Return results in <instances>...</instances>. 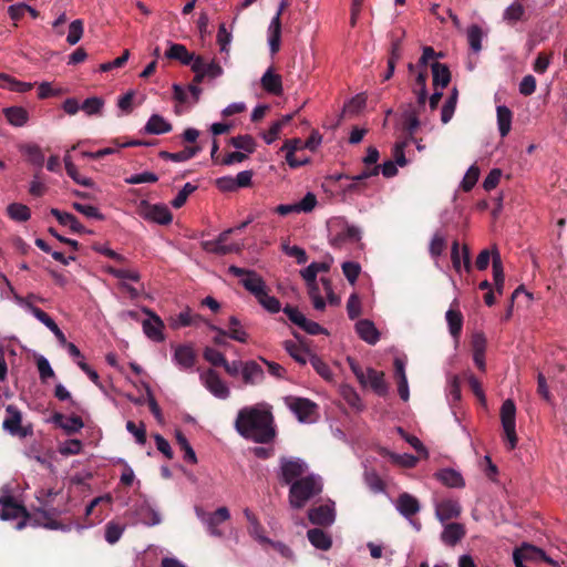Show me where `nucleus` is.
I'll return each instance as SVG.
<instances>
[{
    "instance_id": "nucleus-1",
    "label": "nucleus",
    "mask_w": 567,
    "mask_h": 567,
    "mask_svg": "<svg viewBox=\"0 0 567 567\" xmlns=\"http://www.w3.org/2000/svg\"><path fill=\"white\" fill-rule=\"evenodd\" d=\"M235 429L243 437L260 444H268L276 436L274 415L269 406L243 408L237 414Z\"/></svg>"
},
{
    "instance_id": "nucleus-2",
    "label": "nucleus",
    "mask_w": 567,
    "mask_h": 567,
    "mask_svg": "<svg viewBox=\"0 0 567 567\" xmlns=\"http://www.w3.org/2000/svg\"><path fill=\"white\" fill-rule=\"evenodd\" d=\"M228 271L235 277H243L240 282L244 288L249 291L268 312L277 313L280 311L281 303L279 299L274 296H269V289L265 280L255 270L233 265L228 268Z\"/></svg>"
},
{
    "instance_id": "nucleus-3",
    "label": "nucleus",
    "mask_w": 567,
    "mask_h": 567,
    "mask_svg": "<svg viewBox=\"0 0 567 567\" xmlns=\"http://www.w3.org/2000/svg\"><path fill=\"white\" fill-rule=\"evenodd\" d=\"M322 492V483L319 476L306 475L290 485L289 504L295 509L305 507L307 502Z\"/></svg>"
},
{
    "instance_id": "nucleus-4",
    "label": "nucleus",
    "mask_w": 567,
    "mask_h": 567,
    "mask_svg": "<svg viewBox=\"0 0 567 567\" xmlns=\"http://www.w3.org/2000/svg\"><path fill=\"white\" fill-rule=\"evenodd\" d=\"M41 505L42 507L37 508L32 513V517H30L32 520L31 526L44 527L52 530H71V523L65 524L56 519V517L61 516L62 514L69 513L66 507L62 509L54 507L52 502L49 499H41Z\"/></svg>"
},
{
    "instance_id": "nucleus-5",
    "label": "nucleus",
    "mask_w": 567,
    "mask_h": 567,
    "mask_svg": "<svg viewBox=\"0 0 567 567\" xmlns=\"http://www.w3.org/2000/svg\"><path fill=\"white\" fill-rule=\"evenodd\" d=\"M307 471L308 465L302 458L287 456L279 458L278 480L281 485H291L295 481L305 477Z\"/></svg>"
},
{
    "instance_id": "nucleus-6",
    "label": "nucleus",
    "mask_w": 567,
    "mask_h": 567,
    "mask_svg": "<svg viewBox=\"0 0 567 567\" xmlns=\"http://www.w3.org/2000/svg\"><path fill=\"white\" fill-rule=\"evenodd\" d=\"M16 528L18 530L23 529L27 525L31 526L32 513H29L25 507L18 504L12 496H4L0 498V518L3 520L19 518Z\"/></svg>"
},
{
    "instance_id": "nucleus-7",
    "label": "nucleus",
    "mask_w": 567,
    "mask_h": 567,
    "mask_svg": "<svg viewBox=\"0 0 567 567\" xmlns=\"http://www.w3.org/2000/svg\"><path fill=\"white\" fill-rule=\"evenodd\" d=\"M516 406L513 400L507 399L501 406V422L508 443V449L514 450L517 444L516 434Z\"/></svg>"
},
{
    "instance_id": "nucleus-8",
    "label": "nucleus",
    "mask_w": 567,
    "mask_h": 567,
    "mask_svg": "<svg viewBox=\"0 0 567 567\" xmlns=\"http://www.w3.org/2000/svg\"><path fill=\"white\" fill-rule=\"evenodd\" d=\"M196 515L200 522L205 524L207 532L215 537L223 536V530L219 528V526L230 518V513L225 506H221L212 513L196 507Z\"/></svg>"
},
{
    "instance_id": "nucleus-9",
    "label": "nucleus",
    "mask_w": 567,
    "mask_h": 567,
    "mask_svg": "<svg viewBox=\"0 0 567 567\" xmlns=\"http://www.w3.org/2000/svg\"><path fill=\"white\" fill-rule=\"evenodd\" d=\"M287 408L296 415L297 420L301 423L311 422L312 416L318 411V405L307 398L288 395L284 399Z\"/></svg>"
},
{
    "instance_id": "nucleus-10",
    "label": "nucleus",
    "mask_w": 567,
    "mask_h": 567,
    "mask_svg": "<svg viewBox=\"0 0 567 567\" xmlns=\"http://www.w3.org/2000/svg\"><path fill=\"white\" fill-rule=\"evenodd\" d=\"M143 218L159 225H168L173 220V215L168 207L164 204H150L143 200L140 206Z\"/></svg>"
},
{
    "instance_id": "nucleus-11",
    "label": "nucleus",
    "mask_w": 567,
    "mask_h": 567,
    "mask_svg": "<svg viewBox=\"0 0 567 567\" xmlns=\"http://www.w3.org/2000/svg\"><path fill=\"white\" fill-rule=\"evenodd\" d=\"M290 4L289 0H281L279 3V8L276 12V16L271 19V22L268 28V42L270 52L272 54L277 53L280 49V40H281V14L285 9Z\"/></svg>"
},
{
    "instance_id": "nucleus-12",
    "label": "nucleus",
    "mask_w": 567,
    "mask_h": 567,
    "mask_svg": "<svg viewBox=\"0 0 567 567\" xmlns=\"http://www.w3.org/2000/svg\"><path fill=\"white\" fill-rule=\"evenodd\" d=\"M462 514V506L457 499L445 498L435 504V517L442 523L456 519Z\"/></svg>"
},
{
    "instance_id": "nucleus-13",
    "label": "nucleus",
    "mask_w": 567,
    "mask_h": 567,
    "mask_svg": "<svg viewBox=\"0 0 567 567\" xmlns=\"http://www.w3.org/2000/svg\"><path fill=\"white\" fill-rule=\"evenodd\" d=\"M207 390L219 399H227L229 396V389L226 383L219 378L218 373L209 369L200 375Z\"/></svg>"
},
{
    "instance_id": "nucleus-14",
    "label": "nucleus",
    "mask_w": 567,
    "mask_h": 567,
    "mask_svg": "<svg viewBox=\"0 0 567 567\" xmlns=\"http://www.w3.org/2000/svg\"><path fill=\"white\" fill-rule=\"evenodd\" d=\"M144 312L150 316V319H146L142 322L144 333L147 336V338L155 342L164 341L165 337L163 333V320L156 313L146 308L144 309Z\"/></svg>"
},
{
    "instance_id": "nucleus-15",
    "label": "nucleus",
    "mask_w": 567,
    "mask_h": 567,
    "mask_svg": "<svg viewBox=\"0 0 567 567\" xmlns=\"http://www.w3.org/2000/svg\"><path fill=\"white\" fill-rule=\"evenodd\" d=\"M513 554H515V556H518L523 560L545 561L550 566H558V564L554 559L548 557L543 549L530 544H523L519 548H516Z\"/></svg>"
},
{
    "instance_id": "nucleus-16",
    "label": "nucleus",
    "mask_w": 567,
    "mask_h": 567,
    "mask_svg": "<svg viewBox=\"0 0 567 567\" xmlns=\"http://www.w3.org/2000/svg\"><path fill=\"white\" fill-rule=\"evenodd\" d=\"M173 360L182 370H190L196 364L197 355L192 344H178L175 347Z\"/></svg>"
},
{
    "instance_id": "nucleus-17",
    "label": "nucleus",
    "mask_w": 567,
    "mask_h": 567,
    "mask_svg": "<svg viewBox=\"0 0 567 567\" xmlns=\"http://www.w3.org/2000/svg\"><path fill=\"white\" fill-rule=\"evenodd\" d=\"M7 417L3 421V429L13 435L27 436V431L21 426L22 415L19 409L12 404L6 408Z\"/></svg>"
},
{
    "instance_id": "nucleus-18",
    "label": "nucleus",
    "mask_w": 567,
    "mask_h": 567,
    "mask_svg": "<svg viewBox=\"0 0 567 567\" xmlns=\"http://www.w3.org/2000/svg\"><path fill=\"white\" fill-rule=\"evenodd\" d=\"M308 518L313 525L330 526L336 518L333 504H324L310 508L308 512Z\"/></svg>"
},
{
    "instance_id": "nucleus-19",
    "label": "nucleus",
    "mask_w": 567,
    "mask_h": 567,
    "mask_svg": "<svg viewBox=\"0 0 567 567\" xmlns=\"http://www.w3.org/2000/svg\"><path fill=\"white\" fill-rule=\"evenodd\" d=\"M444 528L441 533V540L447 546H455L460 543L466 535V528L464 524L461 523H444Z\"/></svg>"
},
{
    "instance_id": "nucleus-20",
    "label": "nucleus",
    "mask_w": 567,
    "mask_h": 567,
    "mask_svg": "<svg viewBox=\"0 0 567 567\" xmlns=\"http://www.w3.org/2000/svg\"><path fill=\"white\" fill-rule=\"evenodd\" d=\"M243 382L246 385L260 384L265 379V372L261 365L255 360L245 361L241 372Z\"/></svg>"
},
{
    "instance_id": "nucleus-21",
    "label": "nucleus",
    "mask_w": 567,
    "mask_h": 567,
    "mask_svg": "<svg viewBox=\"0 0 567 567\" xmlns=\"http://www.w3.org/2000/svg\"><path fill=\"white\" fill-rule=\"evenodd\" d=\"M29 309L31 313L55 336L59 343H66V338L63 331L45 311L33 305H30Z\"/></svg>"
},
{
    "instance_id": "nucleus-22",
    "label": "nucleus",
    "mask_w": 567,
    "mask_h": 567,
    "mask_svg": "<svg viewBox=\"0 0 567 567\" xmlns=\"http://www.w3.org/2000/svg\"><path fill=\"white\" fill-rule=\"evenodd\" d=\"M292 334L296 339L300 341V344H297L291 340H286L284 342V348L296 362H298L301 365H305L307 364L309 360V354L311 352L303 347V342L298 332H293Z\"/></svg>"
},
{
    "instance_id": "nucleus-23",
    "label": "nucleus",
    "mask_w": 567,
    "mask_h": 567,
    "mask_svg": "<svg viewBox=\"0 0 567 567\" xmlns=\"http://www.w3.org/2000/svg\"><path fill=\"white\" fill-rule=\"evenodd\" d=\"M395 507L405 518H411L416 515L421 508L417 498L409 493H402L399 495Z\"/></svg>"
},
{
    "instance_id": "nucleus-24",
    "label": "nucleus",
    "mask_w": 567,
    "mask_h": 567,
    "mask_svg": "<svg viewBox=\"0 0 567 567\" xmlns=\"http://www.w3.org/2000/svg\"><path fill=\"white\" fill-rule=\"evenodd\" d=\"M367 386L369 385L379 396L388 394V384L384 380V373L373 368H368L365 373Z\"/></svg>"
},
{
    "instance_id": "nucleus-25",
    "label": "nucleus",
    "mask_w": 567,
    "mask_h": 567,
    "mask_svg": "<svg viewBox=\"0 0 567 567\" xmlns=\"http://www.w3.org/2000/svg\"><path fill=\"white\" fill-rule=\"evenodd\" d=\"M165 56L169 60H177L184 65H190L196 60L194 53L189 52L184 44L171 43L165 52Z\"/></svg>"
},
{
    "instance_id": "nucleus-26",
    "label": "nucleus",
    "mask_w": 567,
    "mask_h": 567,
    "mask_svg": "<svg viewBox=\"0 0 567 567\" xmlns=\"http://www.w3.org/2000/svg\"><path fill=\"white\" fill-rule=\"evenodd\" d=\"M359 337L369 344H375L380 339V332L369 319H361L355 323Z\"/></svg>"
},
{
    "instance_id": "nucleus-27",
    "label": "nucleus",
    "mask_w": 567,
    "mask_h": 567,
    "mask_svg": "<svg viewBox=\"0 0 567 567\" xmlns=\"http://www.w3.org/2000/svg\"><path fill=\"white\" fill-rule=\"evenodd\" d=\"M361 239V231L355 226L347 225L344 229L336 234L330 238V245L336 248H340L343 244L357 243Z\"/></svg>"
},
{
    "instance_id": "nucleus-28",
    "label": "nucleus",
    "mask_w": 567,
    "mask_h": 567,
    "mask_svg": "<svg viewBox=\"0 0 567 567\" xmlns=\"http://www.w3.org/2000/svg\"><path fill=\"white\" fill-rule=\"evenodd\" d=\"M51 215L56 218L59 224L62 226H68L71 231L75 234H83L85 231V227L79 221V219L70 213L61 212L58 208H51Z\"/></svg>"
},
{
    "instance_id": "nucleus-29",
    "label": "nucleus",
    "mask_w": 567,
    "mask_h": 567,
    "mask_svg": "<svg viewBox=\"0 0 567 567\" xmlns=\"http://www.w3.org/2000/svg\"><path fill=\"white\" fill-rule=\"evenodd\" d=\"M380 173V165L374 166H365L364 169H362L361 173L354 176H350L348 174L340 175L338 178H347L351 179L353 183L348 186L349 192H357L359 189V186L363 183V181L378 176Z\"/></svg>"
},
{
    "instance_id": "nucleus-30",
    "label": "nucleus",
    "mask_w": 567,
    "mask_h": 567,
    "mask_svg": "<svg viewBox=\"0 0 567 567\" xmlns=\"http://www.w3.org/2000/svg\"><path fill=\"white\" fill-rule=\"evenodd\" d=\"M172 130V124L159 114H153L144 126V132L146 134L154 135L169 133Z\"/></svg>"
},
{
    "instance_id": "nucleus-31",
    "label": "nucleus",
    "mask_w": 567,
    "mask_h": 567,
    "mask_svg": "<svg viewBox=\"0 0 567 567\" xmlns=\"http://www.w3.org/2000/svg\"><path fill=\"white\" fill-rule=\"evenodd\" d=\"M261 86L262 89L274 95H281L282 93V80L279 74L272 72V69L269 68L264 75L261 76Z\"/></svg>"
},
{
    "instance_id": "nucleus-32",
    "label": "nucleus",
    "mask_w": 567,
    "mask_h": 567,
    "mask_svg": "<svg viewBox=\"0 0 567 567\" xmlns=\"http://www.w3.org/2000/svg\"><path fill=\"white\" fill-rule=\"evenodd\" d=\"M199 322H205V319L198 313H193L189 308H186L175 318H172L171 327L178 329L181 327L197 326Z\"/></svg>"
},
{
    "instance_id": "nucleus-33",
    "label": "nucleus",
    "mask_w": 567,
    "mask_h": 567,
    "mask_svg": "<svg viewBox=\"0 0 567 567\" xmlns=\"http://www.w3.org/2000/svg\"><path fill=\"white\" fill-rule=\"evenodd\" d=\"M432 76H433V86L435 89H444L451 82V72L446 64L434 62L431 65Z\"/></svg>"
},
{
    "instance_id": "nucleus-34",
    "label": "nucleus",
    "mask_w": 567,
    "mask_h": 567,
    "mask_svg": "<svg viewBox=\"0 0 567 567\" xmlns=\"http://www.w3.org/2000/svg\"><path fill=\"white\" fill-rule=\"evenodd\" d=\"M3 114L12 126L22 127L29 121V113L22 106H10L3 109Z\"/></svg>"
},
{
    "instance_id": "nucleus-35",
    "label": "nucleus",
    "mask_w": 567,
    "mask_h": 567,
    "mask_svg": "<svg viewBox=\"0 0 567 567\" xmlns=\"http://www.w3.org/2000/svg\"><path fill=\"white\" fill-rule=\"evenodd\" d=\"M426 80L427 71L421 70L415 78V84L413 87V93L416 95V107L419 109H425V103L427 100Z\"/></svg>"
},
{
    "instance_id": "nucleus-36",
    "label": "nucleus",
    "mask_w": 567,
    "mask_h": 567,
    "mask_svg": "<svg viewBox=\"0 0 567 567\" xmlns=\"http://www.w3.org/2000/svg\"><path fill=\"white\" fill-rule=\"evenodd\" d=\"M200 151H202V147L199 145H194V146H187L184 150L176 152V153L161 151L158 155L163 159H169L173 162H186V161L195 157Z\"/></svg>"
},
{
    "instance_id": "nucleus-37",
    "label": "nucleus",
    "mask_w": 567,
    "mask_h": 567,
    "mask_svg": "<svg viewBox=\"0 0 567 567\" xmlns=\"http://www.w3.org/2000/svg\"><path fill=\"white\" fill-rule=\"evenodd\" d=\"M310 544L321 550H328L332 546V539L329 534L320 528H312L307 532Z\"/></svg>"
},
{
    "instance_id": "nucleus-38",
    "label": "nucleus",
    "mask_w": 567,
    "mask_h": 567,
    "mask_svg": "<svg viewBox=\"0 0 567 567\" xmlns=\"http://www.w3.org/2000/svg\"><path fill=\"white\" fill-rule=\"evenodd\" d=\"M423 110L424 109L411 107L404 113L403 128L409 134V137L406 140L408 142L414 141L413 135L416 132L417 127L420 126L419 116Z\"/></svg>"
},
{
    "instance_id": "nucleus-39",
    "label": "nucleus",
    "mask_w": 567,
    "mask_h": 567,
    "mask_svg": "<svg viewBox=\"0 0 567 567\" xmlns=\"http://www.w3.org/2000/svg\"><path fill=\"white\" fill-rule=\"evenodd\" d=\"M437 480L449 487H463L465 482L462 475L453 468H444L436 473Z\"/></svg>"
},
{
    "instance_id": "nucleus-40",
    "label": "nucleus",
    "mask_w": 567,
    "mask_h": 567,
    "mask_svg": "<svg viewBox=\"0 0 567 567\" xmlns=\"http://www.w3.org/2000/svg\"><path fill=\"white\" fill-rule=\"evenodd\" d=\"M497 125L502 137L508 135L512 128L513 112L505 105H499L496 109Z\"/></svg>"
},
{
    "instance_id": "nucleus-41",
    "label": "nucleus",
    "mask_w": 567,
    "mask_h": 567,
    "mask_svg": "<svg viewBox=\"0 0 567 567\" xmlns=\"http://www.w3.org/2000/svg\"><path fill=\"white\" fill-rule=\"evenodd\" d=\"M202 247L205 251L216 254V255H227L230 252H237L239 251V246L236 244H221L217 239L215 240H206L202 243Z\"/></svg>"
},
{
    "instance_id": "nucleus-42",
    "label": "nucleus",
    "mask_w": 567,
    "mask_h": 567,
    "mask_svg": "<svg viewBox=\"0 0 567 567\" xmlns=\"http://www.w3.org/2000/svg\"><path fill=\"white\" fill-rule=\"evenodd\" d=\"M492 269H493V278L496 291L498 293L503 292L505 277H504V269H503V262L501 259L499 251L495 249L493 251V261H492Z\"/></svg>"
},
{
    "instance_id": "nucleus-43",
    "label": "nucleus",
    "mask_w": 567,
    "mask_h": 567,
    "mask_svg": "<svg viewBox=\"0 0 567 567\" xmlns=\"http://www.w3.org/2000/svg\"><path fill=\"white\" fill-rule=\"evenodd\" d=\"M458 91L456 87H453L441 110V121L443 124H447L452 120L456 109Z\"/></svg>"
},
{
    "instance_id": "nucleus-44",
    "label": "nucleus",
    "mask_w": 567,
    "mask_h": 567,
    "mask_svg": "<svg viewBox=\"0 0 567 567\" xmlns=\"http://www.w3.org/2000/svg\"><path fill=\"white\" fill-rule=\"evenodd\" d=\"M446 321L449 324L450 333L453 338L457 339L461 334L463 327V315L460 310L451 308L446 312Z\"/></svg>"
},
{
    "instance_id": "nucleus-45",
    "label": "nucleus",
    "mask_w": 567,
    "mask_h": 567,
    "mask_svg": "<svg viewBox=\"0 0 567 567\" xmlns=\"http://www.w3.org/2000/svg\"><path fill=\"white\" fill-rule=\"evenodd\" d=\"M503 19L509 24H514L517 21L525 20V8L519 1L513 2L508 6L504 13Z\"/></svg>"
},
{
    "instance_id": "nucleus-46",
    "label": "nucleus",
    "mask_w": 567,
    "mask_h": 567,
    "mask_svg": "<svg viewBox=\"0 0 567 567\" xmlns=\"http://www.w3.org/2000/svg\"><path fill=\"white\" fill-rule=\"evenodd\" d=\"M8 216L16 221H27L31 217L30 208L20 203H12L7 207Z\"/></svg>"
},
{
    "instance_id": "nucleus-47",
    "label": "nucleus",
    "mask_w": 567,
    "mask_h": 567,
    "mask_svg": "<svg viewBox=\"0 0 567 567\" xmlns=\"http://www.w3.org/2000/svg\"><path fill=\"white\" fill-rule=\"evenodd\" d=\"M308 361L310 362V364L312 365L315 371L322 379H324L327 381H331L332 380L333 373H332L331 369L329 368V365L320 357H318L316 353H310Z\"/></svg>"
},
{
    "instance_id": "nucleus-48",
    "label": "nucleus",
    "mask_w": 567,
    "mask_h": 567,
    "mask_svg": "<svg viewBox=\"0 0 567 567\" xmlns=\"http://www.w3.org/2000/svg\"><path fill=\"white\" fill-rule=\"evenodd\" d=\"M229 143L235 148L243 150L249 154L254 153L256 150V142L254 137L248 134L234 136L229 140Z\"/></svg>"
},
{
    "instance_id": "nucleus-49",
    "label": "nucleus",
    "mask_w": 567,
    "mask_h": 567,
    "mask_svg": "<svg viewBox=\"0 0 567 567\" xmlns=\"http://www.w3.org/2000/svg\"><path fill=\"white\" fill-rule=\"evenodd\" d=\"M482 39H483V30L477 24H472L467 29V40L470 48L475 52L478 53L482 50Z\"/></svg>"
},
{
    "instance_id": "nucleus-50",
    "label": "nucleus",
    "mask_w": 567,
    "mask_h": 567,
    "mask_svg": "<svg viewBox=\"0 0 567 567\" xmlns=\"http://www.w3.org/2000/svg\"><path fill=\"white\" fill-rule=\"evenodd\" d=\"M176 441L179 447L184 451V460L192 464L197 463L196 454L182 431H176Z\"/></svg>"
},
{
    "instance_id": "nucleus-51",
    "label": "nucleus",
    "mask_w": 567,
    "mask_h": 567,
    "mask_svg": "<svg viewBox=\"0 0 567 567\" xmlns=\"http://www.w3.org/2000/svg\"><path fill=\"white\" fill-rule=\"evenodd\" d=\"M103 105V99L92 96L84 100V102L81 105V110H83L89 116L99 115L102 112Z\"/></svg>"
},
{
    "instance_id": "nucleus-52",
    "label": "nucleus",
    "mask_w": 567,
    "mask_h": 567,
    "mask_svg": "<svg viewBox=\"0 0 567 567\" xmlns=\"http://www.w3.org/2000/svg\"><path fill=\"white\" fill-rule=\"evenodd\" d=\"M84 32V23L81 19H76L72 21L69 25V33L66 37V41L70 45L76 44Z\"/></svg>"
},
{
    "instance_id": "nucleus-53",
    "label": "nucleus",
    "mask_w": 567,
    "mask_h": 567,
    "mask_svg": "<svg viewBox=\"0 0 567 567\" xmlns=\"http://www.w3.org/2000/svg\"><path fill=\"white\" fill-rule=\"evenodd\" d=\"M398 433L421 456L427 457L429 452L423 443L414 435L406 433L402 427H398Z\"/></svg>"
},
{
    "instance_id": "nucleus-54",
    "label": "nucleus",
    "mask_w": 567,
    "mask_h": 567,
    "mask_svg": "<svg viewBox=\"0 0 567 567\" xmlns=\"http://www.w3.org/2000/svg\"><path fill=\"white\" fill-rule=\"evenodd\" d=\"M364 481L368 487L373 493H381L384 491L385 485L382 478L378 475L375 471H367L364 473Z\"/></svg>"
},
{
    "instance_id": "nucleus-55",
    "label": "nucleus",
    "mask_w": 567,
    "mask_h": 567,
    "mask_svg": "<svg viewBox=\"0 0 567 567\" xmlns=\"http://www.w3.org/2000/svg\"><path fill=\"white\" fill-rule=\"evenodd\" d=\"M480 177V168L476 165H472L467 172L465 173V176L463 177V181L461 183V187L464 192H470L473 189L475 184L477 183Z\"/></svg>"
},
{
    "instance_id": "nucleus-56",
    "label": "nucleus",
    "mask_w": 567,
    "mask_h": 567,
    "mask_svg": "<svg viewBox=\"0 0 567 567\" xmlns=\"http://www.w3.org/2000/svg\"><path fill=\"white\" fill-rule=\"evenodd\" d=\"M342 272L351 285H354L361 272V266L354 261H344L341 266Z\"/></svg>"
},
{
    "instance_id": "nucleus-57",
    "label": "nucleus",
    "mask_w": 567,
    "mask_h": 567,
    "mask_svg": "<svg viewBox=\"0 0 567 567\" xmlns=\"http://www.w3.org/2000/svg\"><path fill=\"white\" fill-rule=\"evenodd\" d=\"M124 532V527L114 523L109 522L105 526V540L113 545L117 543Z\"/></svg>"
},
{
    "instance_id": "nucleus-58",
    "label": "nucleus",
    "mask_w": 567,
    "mask_h": 567,
    "mask_svg": "<svg viewBox=\"0 0 567 567\" xmlns=\"http://www.w3.org/2000/svg\"><path fill=\"white\" fill-rule=\"evenodd\" d=\"M203 64L204 74L206 78L210 80L219 78L224 73L223 68L215 60L208 61L206 58L203 56Z\"/></svg>"
},
{
    "instance_id": "nucleus-59",
    "label": "nucleus",
    "mask_w": 567,
    "mask_h": 567,
    "mask_svg": "<svg viewBox=\"0 0 567 567\" xmlns=\"http://www.w3.org/2000/svg\"><path fill=\"white\" fill-rule=\"evenodd\" d=\"M197 189V186L186 183L184 187L178 192L176 197L171 202L174 208H181L185 205L188 196Z\"/></svg>"
},
{
    "instance_id": "nucleus-60",
    "label": "nucleus",
    "mask_w": 567,
    "mask_h": 567,
    "mask_svg": "<svg viewBox=\"0 0 567 567\" xmlns=\"http://www.w3.org/2000/svg\"><path fill=\"white\" fill-rule=\"evenodd\" d=\"M72 207L80 214H83L84 216L89 217V218H94V219H97V220H103L104 219V215L102 213H100V210L94 207V206H91V205H84V204H80L78 202H74L72 204Z\"/></svg>"
},
{
    "instance_id": "nucleus-61",
    "label": "nucleus",
    "mask_w": 567,
    "mask_h": 567,
    "mask_svg": "<svg viewBox=\"0 0 567 567\" xmlns=\"http://www.w3.org/2000/svg\"><path fill=\"white\" fill-rule=\"evenodd\" d=\"M446 248V240L440 233L434 234L430 243V254L433 258L441 256Z\"/></svg>"
},
{
    "instance_id": "nucleus-62",
    "label": "nucleus",
    "mask_w": 567,
    "mask_h": 567,
    "mask_svg": "<svg viewBox=\"0 0 567 567\" xmlns=\"http://www.w3.org/2000/svg\"><path fill=\"white\" fill-rule=\"evenodd\" d=\"M342 396L350 406H352L357 410L363 409L361 398L359 396V394L357 393V391L353 388L344 386L342 389Z\"/></svg>"
},
{
    "instance_id": "nucleus-63",
    "label": "nucleus",
    "mask_w": 567,
    "mask_h": 567,
    "mask_svg": "<svg viewBox=\"0 0 567 567\" xmlns=\"http://www.w3.org/2000/svg\"><path fill=\"white\" fill-rule=\"evenodd\" d=\"M204 359L214 367H221L225 363V355L214 348L206 347L203 353Z\"/></svg>"
},
{
    "instance_id": "nucleus-64",
    "label": "nucleus",
    "mask_w": 567,
    "mask_h": 567,
    "mask_svg": "<svg viewBox=\"0 0 567 567\" xmlns=\"http://www.w3.org/2000/svg\"><path fill=\"white\" fill-rule=\"evenodd\" d=\"M126 430L134 435L138 444L144 445L146 443V430L144 423L136 425L133 421H127Z\"/></svg>"
}]
</instances>
